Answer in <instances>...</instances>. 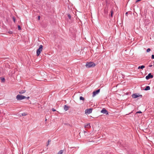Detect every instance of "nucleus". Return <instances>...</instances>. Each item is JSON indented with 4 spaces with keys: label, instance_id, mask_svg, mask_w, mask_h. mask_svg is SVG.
Segmentation results:
<instances>
[{
    "label": "nucleus",
    "instance_id": "31",
    "mask_svg": "<svg viewBox=\"0 0 154 154\" xmlns=\"http://www.w3.org/2000/svg\"><path fill=\"white\" fill-rule=\"evenodd\" d=\"M84 133H86V132L85 131H84Z\"/></svg>",
    "mask_w": 154,
    "mask_h": 154
},
{
    "label": "nucleus",
    "instance_id": "3",
    "mask_svg": "<svg viewBox=\"0 0 154 154\" xmlns=\"http://www.w3.org/2000/svg\"><path fill=\"white\" fill-rule=\"evenodd\" d=\"M16 98L18 100H21L26 98V97L20 94H18L16 96Z\"/></svg>",
    "mask_w": 154,
    "mask_h": 154
},
{
    "label": "nucleus",
    "instance_id": "2",
    "mask_svg": "<svg viewBox=\"0 0 154 154\" xmlns=\"http://www.w3.org/2000/svg\"><path fill=\"white\" fill-rule=\"evenodd\" d=\"M43 46L42 45H40L39 48L37 50L36 54L37 56H38L40 54L41 52L43 49Z\"/></svg>",
    "mask_w": 154,
    "mask_h": 154
},
{
    "label": "nucleus",
    "instance_id": "32",
    "mask_svg": "<svg viewBox=\"0 0 154 154\" xmlns=\"http://www.w3.org/2000/svg\"><path fill=\"white\" fill-rule=\"evenodd\" d=\"M47 121V119H45V121Z\"/></svg>",
    "mask_w": 154,
    "mask_h": 154
},
{
    "label": "nucleus",
    "instance_id": "6",
    "mask_svg": "<svg viewBox=\"0 0 154 154\" xmlns=\"http://www.w3.org/2000/svg\"><path fill=\"white\" fill-rule=\"evenodd\" d=\"M101 112L102 113H103V114H105L106 115L108 114V113L107 111V110L105 109L104 108H103L102 109L101 111Z\"/></svg>",
    "mask_w": 154,
    "mask_h": 154
},
{
    "label": "nucleus",
    "instance_id": "33",
    "mask_svg": "<svg viewBox=\"0 0 154 154\" xmlns=\"http://www.w3.org/2000/svg\"><path fill=\"white\" fill-rule=\"evenodd\" d=\"M128 14V12H127L126 13V14Z\"/></svg>",
    "mask_w": 154,
    "mask_h": 154
},
{
    "label": "nucleus",
    "instance_id": "5",
    "mask_svg": "<svg viewBox=\"0 0 154 154\" xmlns=\"http://www.w3.org/2000/svg\"><path fill=\"white\" fill-rule=\"evenodd\" d=\"M153 75L151 74V73H149L146 77V78L147 80H148L150 79L153 78Z\"/></svg>",
    "mask_w": 154,
    "mask_h": 154
},
{
    "label": "nucleus",
    "instance_id": "12",
    "mask_svg": "<svg viewBox=\"0 0 154 154\" xmlns=\"http://www.w3.org/2000/svg\"><path fill=\"white\" fill-rule=\"evenodd\" d=\"M26 91L25 90H21V91H20L19 92V93L20 94H23V93H25L26 92Z\"/></svg>",
    "mask_w": 154,
    "mask_h": 154
},
{
    "label": "nucleus",
    "instance_id": "20",
    "mask_svg": "<svg viewBox=\"0 0 154 154\" xmlns=\"http://www.w3.org/2000/svg\"><path fill=\"white\" fill-rule=\"evenodd\" d=\"M110 12L111 13V17H112V14H113V11L112 10H111Z\"/></svg>",
    "mask_w": 154,
    "mask_h": 154
},
{
    "label": "nucleus",
    "instance_id": "25",
    "mask_svg": "<svg viewBox=\"0 0 154 154\" xmlns=\"http://www.w3.org/2000/svg\"><path fill=\"white\" fill-rule=\"evenodd\" d=\"M13 19L14 22H15V19L14 17H13Z\"/></svg>",
    "mask_w": 154,
    "mask_h": 154
},
{
    "label": "nucleus",
    "instance_id": "29",
    "mask_svg": "<svg viewBox=\"0 0 154 154\" xmlns=\"http://www.w3.org/2000/svg\"><path fill=\"white\" fill-rule=\"evenodd\" d=\"M26 98L27 99H28L29 98V97H26Z\"/></svg>",
    "mask_w": 154,
    "mask_h": 154
},
{
    "label": "nucleus",
    "instance_id": "23",
    "mask_svg": "<svg viewBox=\"0 0 154 154\" xmlns=\"http://www.w3.org/2000/svg\"><path fill=\"white\" fill-rule=\"evenodd\" d=\"M51 141L50 140H48V143L47 144V146H48L49 145V143L50 142H51Z\"/></svg>",
    "mask_w": 154,
    "mask_h": 154
},
{
    "label": "nucleus",
    "instance_id": "1",
    "mask_svg": "<svg viewBox=\"0 0 154 154\" xmlns=\"http://www.w3.org/2000/svg\"><path fill=\"white\" fill-rule=\"evenodd\" d=\"M95 66V63L93 62H87L85 65V66L87 68L94 67Z\"/></svg>",
    "mask_w": 154,
    "mask_h": 154
},
{
    "label": "nucleus",
    "instance_id": "22",
    "mask_svg": "<svg viewBox=\"0 0 154 154\" xmlns=\"http://www.w3.org/2000/svg\"><path fill=\"white\" fill-rule=\"evenodd\" d=\"M8 33L9 34H12L13 33V32L12 31H8Z\"/></svg>",
    "mask_w": 154,
    "mask_h": 154
},
{
    "label": "nucleus",
    "instance_id": "13",
    "mask_svg": "<svg viewBox=\"0 0 154 154\" xmlns=\"http://www.w3.org/2000/svg\"><path fill=\"white\" fill-rule=\"evenodd\" d=\"M145 66H144V65H142L140 66H139L138 67V69H143V68H145Z\"/></svg>",
    "mask_w": 154,
    "mask_h": 154
},
{
    "label": "nucleus",
    "instance_id": "11",
    "mask_svg": "<svg viewBox=\"0 0 154 154\" xmlns=\"http://www.w3.org/2000/svg\"><path fill=\"white\" fill-rule=\"evenodd\" d=\"M150 89V87L149 86H147L146 88L144 89L145 91H147Z\"/></svg>",
    "mask_w": 154,
    "mask_h": 154
},
{
    "label": "nucleus",
    "instance_id": "7",
    "mask_svg": "<svg viewBox=\"0 0 154 154\" xmlns=\"http://www.w3.org/2000/svg\"><path fill=\"white\" fill-rule=\"evenodd\" d=\"M92 109L90 108L88 109L85 110V112L86 113L89 114L92 112Z\"/></svg>",
    "mask_w": 154,
    "mask_h": 154
},
{
    "label": "nucleus",
    "instance_id": "10",
    "mask_svg": "<svg viewBox=\"0 0 154 154\" xmlns=\"http://www.w3.org/2000/svg\"><path fill=\"white\" fill-rule=\"evenodd\" d=\"M85 128H90L91 127L89 123L87 124L86 125L84 126Z\"/></svg>",
    "mask_w": 154,
    "mask_h": 154
},
{
    "label": "nucleus",
    "instance_id": "21",
    "mask_svg": "<svg viewBox=\"0 0 154 154\" xmlns=\"http://www.w3.org/2000/svg\"><path fill=\"white\" fill-rule=\"evenodd\" d=\"M18 29L19 30H21V27L20 26L18 25Z\"/></svg>",
    "mask_w": 154,
    "mask_h": 154
},
{
    "label": "nucleus",
    "instance_id": "9",
    "mask_svg": "<svg viewBox=\"0 0 154 154\" xmlns=\"http://www.w3.org/2000/svg\"><path fill=\"white\" fill-rule=\"evenodd\" d=\"M69 107L66 105H65L64 106V109L65 111H67L69 109Z\"/></svg>",
    "mask_w": 154,
    "mask_h": 154
},
{
    "label": "nucleus",
    "instance_id": "30",
    "mask_svg": "<svg viewBox=\"0 0 154 154\" xmlns=\"http://www.w3.org/2000/svg\"><path fill=\"white\" fill-rule=\"evenodd\" d=\"M152 66V65H150L149 66L150 67H151Z\"/></svg>",
    "mask_w": 154,
    "mask_h": 154
},
{
    "label": "nucleus",
    "instance_id": "4",
    "mask_svg": "<svg viewBox=\"0 0 154 154\" xmlns=\"http://www.w3.org/2000/svg\"><path fill=\"white\" fill-rule=\"evenodd\" d=\"M100 91V89H98L96 91H94L93 93L92 97H95L97 94Z\"/></svg>",
    "mask_w": 154,
    "mask_h": 154
},
{
    "label": "nucleus",
    "instance_id": "26",
    "mask_svg": "<svg viewBox=\"0 0 154 154\" xmlns=\"http://www.w3.org/2000/svg\"><path fill=\"white\" fill-rule=\"evenodd\" d=\"M40 16H38V20H40Z\"/></svg>",
    "mask_w": 154,
    "mask_h": 154
},
{
    "label": "nucleus",
    "instance_id": "14",
    "mask_svg": "<svg viewBox=\"0 0 154 154\" xmlns=\"http://www.w3.org/2000/svg\"><path fill=\"white\" fill-rule=\"evenodd\" d=\"M63 150H60L57 154H63Z\"/></svg>",
    "mask_w": 154,
    "mask_h": 154
},
{
    "label": "nucleus",
    "instance_id": "24",
    "mask_svg": "<svg viewBox=\"0 0 154 154\" xmlns=\"http://www.w3.org/2000/svg\"><path fill=\"white\" fill-rule=\"evenodd\" d=\"M151 58L152 59H154V55L153 54H152V55Z\"/></svg>",
    "mask_w": 154,
    "mask_h": 154
},
{
    "label": "nucleus",
    "instance_id": "15",
    "mask_svg": "<svg viewBox=\"0 0 154 154\" xmlns=\"http://www.w3.org/2000/svg\"><path fill=\"white\" fill-rule=\"evenodd\" d=\"M79 99L80 100H85V98L82 96L80 97Z\"/></svg>",
    "mask_w": 154,
    "mask_h": 154
},
{
    "label": "nucleus",
    "instance_id": "34",
    "mask_svg": "<svg viewBox=\"0 0 154 154\" xmlns=\"http://www.w3.org/2000/svg\"><path fill=\"white\" fill-rule=\"evenodd\" d=\"M104 11H105V12H106V10H105H105Z\"/></svg>",
    "mask_w": 154,
    "mask_h": 154
},
{
    "label": "nucleus",
    "instance_id": "18",
    "mask_svg": "<svg viewBox=\"0 0 154 154\" xmlns=\"http://www.w3.org/2000/svg\"><path fill=\"white\" fill-rule=\"evenodd\" d=\"M151 51V49L149 48H148L146 50V52H149Z\"/></svg>",
    "mask_w": 154,
    "mask_h": 154
},
{
    "label": "nucleus",
    "instance_id": "27",
    "mask_svg": "<svg viewBox=\"0 0 154 154\" xmlns=\"http://www.w3.org/2000/svg\"><path fill=\"white\" fill-rule=\"evenodd\" d=\"M52 110L53 112H54V111H56V109H54V108H52Z\"/></svg>",
    "mask_w": 154,
    "mask_h": 154
},
{
    "label": "nucleus",
    "instance_id": "16",
    "mask_svg": "<svg viewBox=\"0 0 154 154\" xmlns=\"http://www.w3.org/2000/svg\"><path fill=\"white\" fill-rule=\"evenodd\" d=\"M27 115V114L26 112H24L21 114V116H25Z\"/></svg>",
    "mask_w": 154,
    "mask_h": 154
},
{
    "label": "nucleus",
    "instance_id": "8",
    "mask_svg": "<svg viewBox=\"0 0 154 154\" xmlns=\"http://www.w3.org/2000/svg\"><path fill=\"white\" fill-rule=\"evenodd\" d=\"M139 97V96L136 94H133L132 97L134 98H136Z\"/></svg>",
    "mask_w": 154,
    "mask_h": 154
},
{
    "label": "nucleus",
    "instance_id": "28",
    "mask_svg": "<svg viewBox=\"0 0 154 154\" xmlns=\"http://www.w3.org/2000/svg\"><path fill=\"white\" fill-rule=\"evenodd\" d=\"M142 113V112H141L140 111H138L137 112V113Z\"/></svg>",
    "mask_w": 154,
    "mask_h": 154
},
{
    "label": "nucleus",
    "instance_id": "19",
    "mask_svg": "<svg viewBox=\"0 0 154 154\" xmlns=\"http://www.w3.org/2000/svg\"><path fill=\"white\" fill-rule=\"evenodd\" d=\"M68 17L69 19L71 18V16L69 14H68Z\"/></svg>",
    "mask_w": 154,
    "mask_h": 154
},
{
    "label": "nucleus",
    "instance_id": "17",
    "mask_svg": "<svg viewBox=\"0 0 154 154\" xmlns=\"http://www.w3.org/2000/svg\"><path fill=\"white\" fill-rule=\"evenodd\" d=\"M1 79L2 82H4L5 81V79L4 78H1Z\"/></svg>",
    "mask_w": 154,
    "mask_h": 154
}]
</instances>
